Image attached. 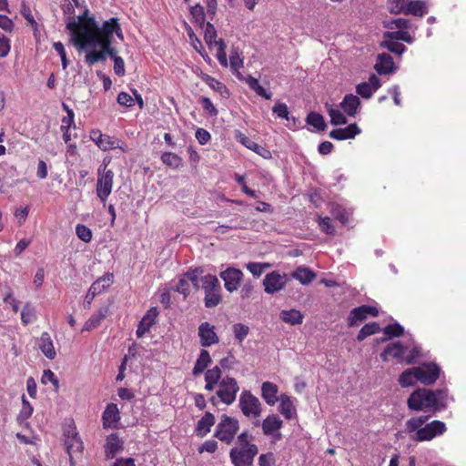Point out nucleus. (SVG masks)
Instances as JSON below:
<instances>
[{
  "label": "nucleus",
  "mask_w": 466,
  "mask_h": 466,
  "mask_svg": "<svg viewBox=\"0 0 466 466\" xmlns=\"http://www.w3.org/2000/svg\"><path fill=\"white\" fill-rule=\"evenodd\" d=\"M66 28L70 34V42L78 50L96 46V42L102 34V26H99L96 18L89 15L86 6L77 16H71L66 21Z\"/></svg>",
  "instance_id": "obj_1"
},
{
  "label": "nucleus",
  "mask_w": 466,
  "mask_h": 466,
  "mask_svg": "<svg viewBox=\"0 0 466 466\" xmlns=\"http://www.w3.org/2000/svg\"><path fill=\"white\" fill-rule=\"evenodd\" d=\"M448 390H432L426 388L415 390L408 398L407 405L410 410L441 411L447 408Z\"/></svg>",
  "instance_id": "obj_2"
},
{
  "label": "nucleus",
  "mask_w": 466,
  "mask_h": 466,
  "mask_svg": "<svg viewBox=\"0 0 466 466\" xmlns=\"http://www.w3.org/2000/svg\"><path fill=\"white\" fill-rule=\"evenodd\" d=\"M429 420V416L412 417L406 421V430L409 433H413L410 438L414 441H429L437 436L442 435L447 427L443 421L435 420L430 423L422 425Z\"/></svg>",
  "instance_id": "obj_3"
},
{
  "label": "nucleus",
  "mask_w": 466,
  "mask_h": 466,
  "mask_svg": "<svg viewBox=\"0 0 466 466\" xmlns=\"http://www.w3.org/2000/svg\"><path fill=\"white\" fill-rule=\"evenodd\" d=\"M100 37L96 42V46H99L102 50L105 58L110 56L112 59L118 56L116 50L112 47V42L114 39V34L116 35L121 40L124 38L121 26L116 17H112L107 21H105L102 25V32Z\"/></svg>",
  "instance_id": "obj_4"
},
{
  "label": "nucleus",
  "mask_w": 466,
  "mask_h": 466,
  "mask_svg": "<svg viewBox=\"0 0 466 466\" xmlns=\"http://www.w3.org/2000/svg\"><path fill=\"white\" fill-rule=\"evenodd\" d=\"M202 289L205 292L204 303L208 309L217 307L222 302L221 285L216 275L207 274L201 279Z\"/></svg>",
  "instance_id": "obj_5"
},
{
  "label": "nucleus",
  "mask_w": 466,
  "mask_h": 466,
  "mask_svg": "<svg viewBox=\"0 0 466 466\" xmlns=\"http://www.w3.org/2000/svg\"><path fill=\"white\" fill-rule=\"evenodd\" d=\"M111 162V158H104L101 167L97 170L96 195L100 201L105 205L107 198L112 192L114 172L107 167Z\"/></svg>",
  "instance_id": "obj_6"
},
{
  "label": "nucleus",
  "mask_w": 466,
  "mask_h": 466,
  "mask_svg": "<svg viewBox=\"0 0 466 466\" xmlns=\"http://www.w3.org/2000/svg\"><path fill=\"white\" fill-rule=\"evenodd\" d=\"M238 407L243 415L248 419H258L262 412V405L259 400L251 393L250 390H244L238 400ZM255 427L260 425V421L256 420L253 422Z\"/></svg>",
  "instance_id": "obj_7"
},
{
  "label": "nucleus",
  "mask_w": 466,
  "mask_h": 466,
  "mask_svg": "<svg viewBox=\"0 0 466 466\" xmlns=\"http://www.w3.org/2000/svg\"><path fill=\"white\" fill-rule=\"evenodd\" d=\"M239 430L238 420L223 414L216 426L214 436L225 444L229 445Z\"/></svg>",
  "instance_id": "obj_8"
},
{
  "label": "nucleus",
  "mask_w": 466,
  "mask_h": 466,
  "mask_svg": "<svg viewBox=\"0 0 466 466\" xmlns=\"http://www.w3.org/2000/svg\"><path fill=\"white\" fill-rule=\"evenodd\" d=\"M239 386L237 380L229 376H225L219 381L216 395L223 403L231 405L235 402Z\"/></svg>",
  "instance_id": "obj_9"
},
{
  "label": "nucleus",
  "mask_w": 466,
  "mask_h": 466,
  "mask_svg": "<svg viewBox=\"0 0 466 466\" xmlns=\"http://www.w3.org/2000/svg\"><path fill=\"white\" fill-rule=\"evenodd\" d=\"M258 453V446L249 448L234 447L229 451L233 466H253L254 459Z\"/></svg>",
  "instance_id": "obj_10"
},
{
  "label": "nucleus",
  "mask_w": 466,
  "mask_h": 466,
  "mask_svg": "<svg viewBox=\"0 0 466 466\" xmlns=\"http://www.w3.org/2000/svg\"><path fill=\"white\" fill-rule=\"evenodd\" d=\"M90 138L103 151L119 148L126 152L125 144L116 137L102 134L100 130L95 129L90 132Z\"/></svg>",
  "instance_id": "obj_11"
},
{
  "label": "nucleus",
  "mask_w": 466,
  "mask_h": 466,
  "mask_svg": "<svg viewBox=\"0 0 466 466\" xmlns=\"http://www.w3.org/2000/svg\"><path fill=\"white\" fill-rule=\"evenodd\" d=\"M379 315V309L370 305H361L354 308L350 311L347 318V324L349 327H357L361 322L365 321L369 316L377 317Z\"/></svg>",
  "instance_id": "obj_12"
},
{
  "label": "nucleus",
  "mask_w": 466,
  "mask_h": 466,
  "mask_svg": "<svg viewBox=\"0 0 466 466\" xmlns=\"http://www.w3.org/2000/svg\"><path fill=\"white\" fill-rule=\"evenodd\" d=\"M418 381L430 386L436 382L441 375V368L435 362H425L417 367Z\"/></svg>",
  "instance_id": "obj_13"
},
{
  "label": "nucleus",
  "mask_w": 466,
  "mask_h": 466,
  "mask_svg": "<svg viewBox=\"0 0 466 466\" xmlns=\"http://www.w3.org/2000/svg\"><path fill=\"white\" fill-rule=\"evenodd\" d=\"M65 445L66 451L70 458V462L73 464V458L75 454H81L84 450V444L76 431V427H72L64 433Z\"/></svg>",
  "instance_id": "obj_14"
},
{
  "label": "nucleus",
  "mask_w": 466,
  "mask_h": 466,
  "mask_svg": "<svg viewBox=\"0 0 466 466\" xmlns=\"http://www.w3.org/2000/svg\"><path fill=\"white\" fill-rule=\"evenodd\" d=\"M219 277L224 281L226 290L231 293L238 289L244 274L238 268L228 267L220 272Z\"/></svg>",
  "instance_id": "obj_15"
},
{
  "label": "nucleus",
  "mask_w": 466,
  "mask_h": 466,
  "mask_svg": "<svg viewBox=\"0 0 466 466\" xmlns=\"http://www.w3.org/2000/svg\"><path fill=\"white\" fill-rule=\"evenodd\" d=\"M288 278L286 274L272 271L265 276L263 280L264 290L266 293L273 294L281 290L286 286Z\"/></svg>",
  "instance_id": "obj_16"
},
{
  "label": "nucleus",
  "mask_w": 466,
  "mask_h": 466,
  "mask_svg": "<svg viewBox=\"0 0 466 466\" xmlns=\"http://www.w3.org/2000/svg\"><path fill=\"white\" fill-rule=\"evenodd\" d=\"M282 426L283 421L277 414L267 416L261 423L263 434L272 436L275 441H280L282 439V434L279 431Z\"/></svg>",
  "instance_id": "obj_17"
},
{
  "label": "nucleus",
  "mask_w": 466,
  "mask_h": 466,
  "mask_svg": "<svg viewBox=\"0 0 466 466\" xmlns=\"http://www.w3.org/2000/svg\"><path fill=\"white\" fill-rule=\"evenodd\" d=\"M198 334L202 347H210L219 341V338L215 331V326L209 322L201 323Z\"/></svg>",
  "instance_id": "obj_18"
},
{
  "label": "nucleus",
  "mask_w": 466,
  "mask_h": 466,
  "mask_svg": "<svg viewBox=\"0 0 466 466\" xmlns=\"http://www.w3.org/2000/svg\"><path fill=\"white\" fill-rule=\"evenodd\" d=\"M236 139L245 146L247 148L254 151L258 155L261 156L264 158H270L271 153L269 150L265 148L264 147L258 145L249 137H248L245 134L241 133L240 131H238L236 133Z\"/></svg>",
  "instance_id": "obj_19"
},
{
  "label": "nucleus",
  "mask_w": 466,
  "mask_h": 466,
  "mask_svg": "<svg viewBox=\"0 0 466 466\" xmlns=\"http://www.w3.org/2000/svg\"><path fill=\"white\" fill-rule=\"evenodd\" d=\"M158 310L156 307L150 308L142 318L136 331L137 338H142L150 330V328L156 323Z\"/></svg>",
  "instance_id": "obj_20"
},
{
  "label": "nucleus",
  "mask_w": 466,
  "mask_h": 466,
  "mask_svg": "<svg viewBox=\"0 0 466 466\" xmlns=\"http://www.w3.org/2000/svg\"><path fill=\"white\" fill-rule=\"evenodd\" d=\"M405 350L406 349L400 341L392 342L385 347L383 351L380 353V358L383 361H388L389 357L401 360Z\"/></svg>",
  "instance_id": "obj_21"
},
{
  "label": "nucleus",
  "mask_w": 466,
  "mask_h": 466,
  "mask_svg": "<svg viewBox=\"0 0 466 466\" xmlns=\"http://www.w3.org/2000/svg\"><path fill=\"white\" fill-rule=\"evenodd\" d=\"M109 307L104 306L99 308L92 316L85 322L82 331H91L97 328L101 322L107 317Z\"/></svg>",
  "instance_id": "obj_22"
},
{
  "label": "nucleus",
  "mask_w": 466,
  "mask_h": 466,
  "mask_svg": "<svg viewBox=\"0 0 466 466\" xmlns=\"http://www.w3.org/2000/svg\"><path fill=\"white\" fill-rule=\"evenodd\" d=\"M360 133V129L359 128L356 123L350 124L348 127L344 128H336L329 132V137L336 140H345L354 138L355 136Z\"/></svg>",
  "instance_id": "obj_23"
},
{
  "label": "nucleus",
  "mask_w": 466,
  "mask_h": 466,
  "mask_svg": "<svg viewBox=\"0 0 466 466\" xmlns=\"http://www.w3.org/2000/svg\"><path fill=\"white\" fill-rule=\"evenodd\" d=\"M124 449V441L118 437L116 433H111L105 445L106 457L107 459L114 458L118 452Z\"/></svg>",
  "instance_id": "obj_24"
},
{
  "label": "nucleus",
  "mask_w": 466,
  "mask_h": 466,
  "mask_svg": "<svg viewBox=\"0 0 466 466\" xmlns=\"http://www.w3.org/2000/svg\"><path fill=\"white\" fill-rule=\"evenodd\" d=\"M120 420V413L117 405L109 403L102 414L103 427L112 428Z\"/></svg>",
  "instance_id": "obj_25"
},
{
  "label": "nucleus",
  "mask_w": 466,
  "mask_h": 466,
  "mask_svg": "<svg viewBox=\"0 0 466 466\" xmlns=\"http://www.w3.org/2000/svg\"><path fill=\"white\" fill-rule=\"evenodd\" d=\"M394 62L390 55L387 53L379 54L377 56L375 70L379 75H387L393 71Z\"/></svg>",
  "instance_id": "obj_26"
},
{
  "label": "nucleus",
  "mask_w": 466,
  "mask_h": 466,
  "mask_svg": "<svg viewBox=\"0 0 466 466\" xmlns=\"http://www.w3.org/2000/svg\"><path fill=\"white\" fill-rule=\"evenodd\" d=\"M340 107L348 116H355L360 107V99L358 96L348 94L343 97Z\"/></svg>",
  "instance_id": "obj_27"
},
{
  "label": "nucleus",
  "mask_w": 466,
  "mask_h": 466,
  "mask_svg": "<svg viewBox=\"0 0 466 466\" xmlns=\"http://www.w3.org/2000/svg\"><path fill=\"white\" fill-rule=\"evenodd\" d=\"M222 380V370L219 366H215L205 372V390L212 391Z\"/></svg>",
  "instance_id": "obj_28"
},
{
  "label": "nucleus",
  "mask_w": 466,
  "mask_h": 466,
  "mask_svg": "<svg viewBox=\"0 0 466 466\" xmlns=\"http://www.w3.org/2000/svg\"><path fill=\"white\" fill-rule=\"evenodd\" d=\"M38 348L48 360H54L56 358V352L51 336L48 332H43L41 334Z\"/></svg>",
  "instance_id": "obj_29"
},
{
  "label": "nucleus",
  "mask_w": 466,
  "mask_h": 466,
  "mask_svg": "<svg viewBox=\"0 0 466 466\" xmlns=\"http://www.w3.org/2000/svg\"><path fill=\"white\" fill-rule=\"evenodd\" d=\"M200 77L211 89L218 92L222 97H229V90L222 82L205 73H201Z\"/></svg>",
  "instance_id": "obj_30"
},
{
  "label": "nucleus",
  "mask_w": 466,
  "mask_h": 466,
  "mask_svg": "<svg viewBox=\"0 0 466 466\" xmlns=\"http://www.w3.org/2000/svg\"><path fill=\"white\" fill-rule=\"evenodd\" d=\"M278 386L270 381L263 382L261 386V396L268 405L273 406L278 401Z\"/></svg>",
  "instance_id": "obj_31"
},
{
  "label": "nucleus",
  "mask_w": 466,
  "mask_h": 466,
  "mask_svg": "<svg viewBox=\"0 0 466 466\" xmlns=\"http://www.w3.org/2000/svg\"><path fill=\"white\" fill-rule=\"evenodd\" d=\"M215 424V416L207 411L204 416L198 421L196 427V434L198 437H204L210 432L211 427Z\"/></svg>",
  "instance_id": "obj_32"
},
{
  "label": "nucleus",
  "mask_w": 466,
  "mask_h": 466,
  "mask_svg": "<svg viewBox=\"0 0 466 466\" xmlns=\"http://www.w3.org/2000/svg\"><path fill=\"white\" fill-rule=\"evenodd\" d=\"M279 400L280 404L279 410L284 418L286 420H291L295 418L297 415V410L290 398L286 394H282Z\"/></svg>",
  "instance_id": "obj_33"
},
{
  "label": "nucleus",
  "mask_w": 466,
  "mask_h": 466,
  "mask_svg": "<svg viewBox=\"0 0 466 466\" xmlns=\"http://www.w3.org/2000/svg\"><path fill=\"white\" fill-rule=\"evenodd\" d=\"M211 361L212 360L209 352L207 350H201L192 370L193 376L197 377L203 373L208 366L211 363Z\"/></svg>",
  "instance_id": "obj_34"
},
{
  "label": "nucleus",
  "mask_w": 466,
  "mask_h": 466,
  "mask_svg": "<svg viewBox=\"0 0 466 466\" xmlns=\"http://www.w3.org/2000/svg\"><path fill=\"white\" fill-rule=\"evenodd\" d=\"M384 337L380 339L381 342H385L392 338H400L404 334V328L398 322L387 325L382 329Z\"/></svg>",
  "instance_id": "obj_35"
},
{
  "label": "nucleus",
  "mask_w": 466,
  "mask_h": 466,
  "mask_svg": "<svg viewBox=\"0 0 466 466\" xmlns=\"http://www.w3.org/2000/svg\"><path fill=\"white\" fill-rule=\"evenodd\" d=\"M279 318L285 323L298 325L302 323L304 316L299 310L292 309L289 310H282L279 314Z\"/></svg>",
  "instance_id": "obj_36"
},
{
  "label": "nucleus",
  "mask_w": 466,
  "mask_h": 466,
  "mask_svg": "<svg viewBox=\"0 0 466 466\" xmlns=\"http://www.w3.org/2000/svg\"><path fill=\"white\" fill-rule=\"evenodd\" d=\"M406 15L423 16L427 13L425 3L420 0L406 1Z\"/></svg>",
  "instance_id": "obj_37"
},
{
  "label": "nucleus",
  "mask_w": 466,
  "mask_h": 466,
  "mask_svg": "<svg viewBox=\"0 0 466 466\" xmlns=\"http://www.w3.org/2000/svg\"><path fill=\"white\" fill-rule=\"evenodd\" d=\"M292 277L303 285H308L315 279L316 274L308 268L299 267L292 273Z\"/></svg>",
  "instance_id": "obj_38"
},
{
  "label": "nucleus",
  "mask_w": 466,
  "mask_h": 466,
  "mask_svg": "<svg viewBox=\"0 0 466 466\" xmlns=\"http://www.w3.org/2000/svg\"><path fill=\"white\" fill-rule=\"evenodd\" d=\"M416 381H418L417 367L404 370L399 377V383L403 388L413 386Z\"/></svg>",
  "instance_id": "obj_39"
},
{
  "label": "nucleus",
  "mask_w": 466,
  "mask_h": 466,
  "mask_svg": "<svg viewBox=\"0 0 466 466\" xmlns=\"http://www.w3.org/2000/svg\"><path fill=\"white\" fill-rule=\"evenodd\" d=\"M245 82L247 83V85L248 86V87L251 90L256 92V94L258 96H260L261 97H263L265 99L271 98V93L267 92L266 89L262 86L259 85L258 80L256 77H254L252 76H248L245 78Z\"/></svg>",
  "instance_id": "obj_40"
},
{
  "label": "nucleus",
  "mask_w": 466,
  "mask_h": 466,
  "mask_svg": "<svg viewBox=\"0 0 466 466\" xmlns=\"http://www.w3.org/2000/svg\"><path fill=\"white\" fill-rule=\"evenodd\" d=\"M381 330L378 322H370L365 324L357 334V340L363 341L366 338L374 335Z\"/></svg>",
  "instance_id": "obj_41"
},
{
  "label": "nucleus",
  "mask_w": 466,
  "mask_h": 466,
  "mask_svg": "<svg viewBox=\"0 0 466 466\" xmlns=\"http://www.w3.org/2000/svg\"><path fill=\"white\" fill-rule=\"evenodd\" d=\"M161 160L172 169H179L183 166L182 158L173 152H164L161 156Z\"/></svg>",
  "instance_id": "obj_42"
},
{
  "label": "nucleus",
  "mask_w": 466,
  "mask_h": 466,
  "mask_svg": "<svg viewBox=\"0 0 466 466\" xmlns=\"http://www.w3.org/2000/svg\"><path fill=\"white\" fill-rule=\"evenodd\" d=\"M326 108L330 117V123L334 126L345 125L348 120L344 114L331 105L326 104Z\"/></svg>",
  "instance_id": "obj_43"
},
{
  "label": "nucleus",
  "mask_w": 466,
  "mask_h": 466,
  "mask_svg": "<svg viewBox=\"0 0 466 466\" xmlns=\"http://www.w3.org/2000/svg\"><path fill=\"white\" fill-rule=\"evenodd\" d=\"M34 411L33 406L30 402L25 399V395L22 396V409L17 415V422L22 425L24 423L27 424L26 420L32 416Z\"/></svg>",
  "instance_id": "obj_44"
},
{
  "label": "nucleus",
  "mask_w": 466,
  "mask_h": 466,
  "mask_svg": "<svg viewBox=\"0 0 466 466\" xmlns=\"http://www.w3.org/2000/svg\"><path fill=\"white\" fill-rule=\"evenodd\" d=\"M380 47L388 49L390 52L394 53L396 55H402L406 51V46L395 40L390 38H384L380 43Z\"/></svg>",
  "instance_id": "obj_45"
},
{
  "label": "nucleus",
  "mask_w": 466,
  "mask_h": 466,
  "mask_svg": "<svg viewBox=\"0 0 466 466\" xmlns=\"http://www.w3.org/2000/svg\"><path fill=\"white\" fill-rule=\"evenodd\" d=\"M306 121L318 131H324L327 127L323 116L317 112L309 113Z\"/></svg>",
  "instance_id": "obj_46"
},
{
  "label": "nucleus",
  "mask_w": 466,
  "mask_h": 466,
  "mask_svg": "<svg viewBox=\"0 0 466 466\" xmlns=\"http://www.w3.org/2000/svg\"><path fill=\"white\" fill-rule=\"evenodd\" d=\"M36 319L35 309L30 303L26 302L21 311L22 323L26 326Z\"/></svg>",
  "instance_id": "obj_47"
},
{
  "label": "nucleus",
  "mask_w": 466,
  "mask_h": 466,
  "mask_svg": "<svg viewBox=\"0 0 466 466\" xmlns=\"http://www.w3.org/2000/svg\"><path fill=\"white\" fill-rule=\"evenodd\" d=\"M383 38H390L395 41H404L406 43L411 44L413 42V38L407 30H397V31H387L383 34Z\"/></svg>",
  "instance_id": "obj_48"
},
{
  "label": "nucleus",
  "mask_w": 466,
  "mask_h": 466,
  "mask_svg": "<svg viewBox=\"0 0 466 466\" xmlns=\"http://www.w3.org/2000/svg\"><path fill=\"white\" fill-rule=\"evenodd\" d=\"M190 15H192L193 22L202 26L205 24L206 15L204 12V7L197 4L190 7Z\"/></svg>",
  "instance_id": "obj_49"
},
{
  "label": "nucleus",
  "mask_w": 466,
  "mask_h": 466,
  "mask_svg": "<svg viewBox=\"0 0 466 466\" xmlns=\"http://www.w3.org/2000/svg\"><path fill=\"white\" fill-rule=\"evenodd\" d=\"M204 39L209 48H211L212 46H216V43L218 42V40H217V30L215 26L209 22L206 24Z\"/></svg>",
  "instance_id": "obj_50"
},
{
  "label": "nucleus",
  "mask_w": 466,
  "mask_h": 466,
  "mask_svg": "<svg viewBox=\"0 0 466 466\" xmlns=\"http://www.w3.org/2000/svg\"><path fill=\"white\" fill-rule=\"evenodd\" d=\"M174 290L182 294L184 299H186L191 292L189 282L185 276V273L180 275Z\"/></svg>",
  "instance_id": "obj_51"
},
{
  "label": "nucleus",
  "mask_w": 466,
  "mask_h": 466,
  "mask_svg": "<svg viewBox=\"0 0 466 466\" xmlns=\"http://www.w3.org/2000/svg\"><path fill=\"white\" fill-rule=\"evenodd\" d=\"M202 273L203 269L200 267L190 268L187 272H185V276L188 282H191L197 290L199 289V276Z\"/></svg>",
  "instance_id": "obj_52"
},
{
  "label": "nucleus",
  "mask_w": 466,
  "mask_h": 466,
  "mask_svg": "<svg viewBox=\"0 0 466 466\" xmlns=\"http://www.w3.org/2000/svg\"><path fill=\"white\" fill-rule=\"evenodd\" d=\"M101 291H102V289L99 287V282H94L90 286V288H89V289H88V291H87V293H86V295L85 297L84 307L86 309H90V306H91V303H92L93 299Z\"/></svg>",
  "instance_id": "obj_53"
},
{
  "label": "nucleus",
  "mask_w": 466,
  "mask_h": 466,
  "mask_svg": "<svg viewBox=\"0 0 466 466\" xmlns=\"http://www.w3.org/2000/svg\"><path fill=\"white\" fill-rule=\"evenodd\" d=\"M76 234L79 239L85 243H89L93 238L92 230L83 224L76 226Z\"/></svg>",
  "instance_id": "obj_54"
},
{
  "label": "nucleus",
  "mask_w": 466,
  "mask_h": 466,
  "mask_svg": "<svg viewBox=\"0 0 466 466\" xmlns=\"http://www.w3.org/2000/svg\"><path fill=\"white\" fill-rule=\"evenodd\" d=\"M229 61L232 71L236 72L237 76L240 79V74L238 73V69L243 66V58L240 57V55L237 50L231 51Z\"/></svg>",
  "instance_id": "obj_55"
},
{
  "label": "nucleus",
  "mask_w": 466,
  "mask_h": 466,
  "mask_svg": "<svg viewBox=\"0 0 466 466\" xmlns=\"http://www.w3.org/2000/svg\"><path fill=\"white\" fill-rule=\"evenodd\" d=\"M217 47V58L220 65L224 67L228 66V58L226 53V44L223 39H219L218 43H216Z\"/></svg>",
  "instance_id": "obj_56"
},
{
  "label": "nucleus",
  "mask_w": 466,
  "mask_h": 466,
  "mask_svg": "<svg viewBox=\"0 0 466 466\" xmlns=\"http://www.w3.org/2000/svg\"><path fill=\"white\" fill-rule=\"evenodd\" d=\"M86 62L92 66L95 65L97 62H105L106 58L102 52V50H91L86 54L85 56Z\"/></svg>",
  "instance_id": "obj_57"
},
{
  "label": "nucleus",
  "mask_w": 466,
  "mask_h": 466,
  "mask_svg": "<svg viewBox=\"0 0 466 466\" xmlns=\"http://www.w3.org/2000/svg\"><path fill=\"white\" fill-rule=\"evenodd\" d=\"M234 336L238 342H242L249 332V328L242 323H237L232 327Z\"/></svg>",
  "instance_id": "obj_58"
},
{
  "label": "nucleus",
  "mask_w": 466,
  "mask_h": 466,
  "mask_svg": "<svg viewBox=\"0 0 466 466\" xmlns=\"http://www.w3.org/2000/svg\"><path fill=\"white\" fill-rule=\"evenodd\" d=\"M319 227L321 231L325 232L328 235H333L335 233V228L332 225V221L330 218L325 217L322 218L320 216L318 217Z\"/></svg>",
  "instance_id": "obj_59"
},
{
  "label": "nucleus",
  "mask_w": 466,
  "mask_h": 466,
  "mask_svg": "<svg viewBox=\"0 0 466 466\" xmlns=\"http://www.w3.org/2000/svg\"><path fill=\"white\" fill-rule=\"evenodd\" d=\"M200 104L204 111L210 116H217L218 115V110L213 105L211 100L207 96H201L199 100Z\"/></svg>",
  "instance_id": "obj_60"
},
{
  "label": "nucleus",
  "mask_w": 466,
  "mask_h": 466,
  "mask_svg": "<svg viewBox=\"0 0 466 466\" xmlns=\"http://www.w3.org/2000/svg\"><path fill=\"white\" fill-rule=\"evenodd\" d=\"M252 440H253V436L251 434H249V432L248 431H244L238 436V446L237 447L249 448L250 446H252V447L257 446L255 443L251 442Z\"/></svg>",
  "instance_id": "obj_61"
},
{
  "label": "nucleus",
  "mask_w": 466,
  "mask_h": 466,
  "mask_svg": "<svg viewBox=\"0 0 466 466\" xmlns=\"http://www.w3.org/2000/svg\"><path fill=\"white\" fill-rule=\"evenodd\" d=\"M274 114H276L279 117L289 119V110L288 106L282 102H277L272 108Z\"/></svg>",
  "instance_id": "obj_62"
},
{
  "label": "nucleus",
  "mask_w": 466,
  "mask_h": 466,
  "mask_svg": "<svg viewBox=\"0 0 466 466\" xmlns=\"http://www.w3.org/2000/svg\"><path fill=\"white\" fill-rule=\"evenodd\" d=\"M356 93L362 98L369 99L373 95V90L366 82H362L356 86Z\"/></svg>",
  "instance_id": "obj_63"
},
{
  "label": "nucleus",
  "mask_w": 466,
  "mask_h": 466,
  "mask_svg": "<svg viewBox=\"0 0 466 466\" xmlns=\"http://www.w3.org/2000/svg\"><path fill=\"white\" fill-rule=\"evenodd\" d=\"M275 462V456L271 451L260 454V456L258 457L259 466H274Z\"/></svg>",
  "instance_id": "obj_64"
}]
</instances>
